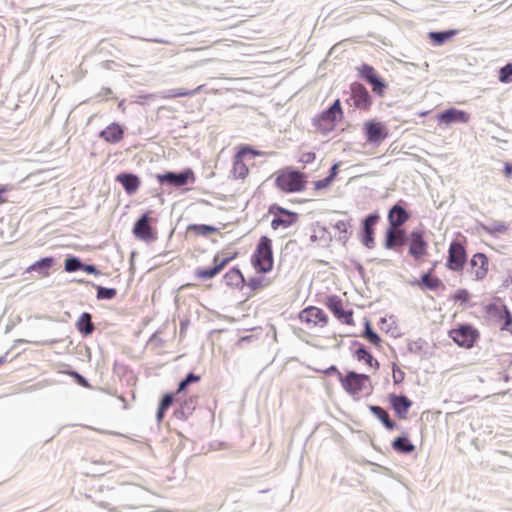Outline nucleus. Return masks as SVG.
<instances>
[{
    "label": "nucleus",
    "mask_w": 512,
    "mask_h": 512,
    "mask_svg": "<svg viewBox=\"0 0 512 512\" xmlns=\"http://www.w3.org/2000/svg\"><path fill=\"white\" fill-rule=\"evenodd\" d=\"M340 384L344 391L356 400L370 395L373 389L370 376L354 371L341 377Z\"/></svg>",
    "instance_id": "obj_1"
},
{
    "label": "nucleus",
    "mask_w": 512,
    "mask_h": 512,
    "mask_svg": "<svg viewBox=\"0 0 512 512\" xmlns=\"http://www.w3.org/2000/svg\"><path fill=\"white\" fill-rule=\"evenodd\" d=\"M275 184L286 193L301 192L305 189L306 176L299 170L287 167L278 172Z\"/></svg>",
    "instance_id": "obj_2"
},
{
    "label": "nucleus",
    "mask_w": 512,
    "mask_h": 512,
    "mask_svg": "<svg viewBox=\"0 0 512 512\" xmlns=\"http://www.w3.org/2000/svg\"><path fill=\"white\" fill-rule=\"evenodd\" d=\"M254 268L261 273H267L273 268L272 241L267 236H262L251 257Z\"/></svg>",
    "instance_id": "obj_3"
},
{
    "label": "nucleus",
    "mask_w": 512,
    "mask_h": 512,
    "mask_svg": "<svg viewBox=\"0 0 512 512\" xmlns=\"http://www.w3.org/2000/svg\"><path fill=\"white\" fill-rule=\"evenodd\" d=\"M343 116L341 102L336 99L328 108L313 119L316 129L323 135H328L335 128L336 121Z\"/></svg>",
    "instance_id": "obj_4"
},
{
    "label": "nucleus",
    "mask_w": 512,
    "mask_h": 512,
    "mask_svg": "<svg viewBox=\"0 0 512 512\" xmlns=\"http://www.w3.org/2000/svg\"><path fill=\"white\" fill-rule=\"evenodd\" d=\"M448 335L457 346L464 349L474 347L480 337L478 329L466 323L458 324L448 332Z\"/></svg>",
    "instance_id": "obj_5"
},
{
    "label": "nucleus",
    "mask_w": 512,
    "mask_h": 512,
    "mask_svg": "<svg viewBox=\"0 0 512 512\" xmlns=\"http://www.w3.org/2000/svg\"><path fill=\"white\" fill-rule=\"evenodd\" d=\"M161 186L180 188L188 184H193L196 180L194 171L191 168H185L181 171H166L155 175Z\"/></svg>",
    "instance_id": "obj_6"
},
{
    "label": "nucleus",
    "mask_w": 512,
    "mask_h": 512,
    "mask_svg": "<svg viewBox=\"0 0 512 512\" xmlns=\"http://www.w3.org/2000/svg\"><path fill=\"white\" fill-rule=\"evenodd\" d=\"M298 318L308 330L323 329L328 325V315L319 307L308 306L300 311Z\"/></svg>",
    "instance_id": "obj_7"
},
{
    "label": "nucleus",
    "mask_w": 512,
    "mask_h": 512,
    "mask_svg": "<svg viewBox=\"0 0 512 512\" xmlns=\"http://www.w3.org/2000/svg\"><path fill=\"white\" fill-rule=\"evenodd\" d=\"M380 220L378 212H372L364 217L361 221L359 240L363 246L372 249L375 246V226Z\"/></svg>",
    "instance_id": "obj_8"
},
{
    "label": "nucleus",
    "mask_w": 512,
    "mask_h": 512,
    "mask_svg": "<svg viewBox=\"0 0 512 512\" xmlns=\"http://www.w3.org/2000/svg\"><path fill=\"white\" fill-rule=\"evenodd\" d=\"M269 213L274 215L271 221V227L276 230L279 227L288 228L294 224L298 219V214L287 210L277 204H273L269 207Z\"/></svg>",
    "instance_id": "obj_9"
},
{
    "label": "nucleus",
    "mask_w": 512,
    "mask_h": 512,
    "mask_svg": "<svg viewBox=\"0 0 512 512\" xmlns=\"http://www.w3.org/2000/svg\"><path fill=\"white\" fill-rule=\"evenodd\" d=\"M360 77L365 80L372 91L382 97L387 89V83L376 72V70L368 64H363L359 69Z\"/></svg>",
    "instance_id": "obj_10"
},
{
    "label": "nucleus",
    "mask_w": 512,
    "mask_h": 512,
    "mask_svg": "<svg viewBox=\"0 0 512 512\" xmlns=\"http://www.w3.org/2000/svg\"><path fill=\"white\" fill-rule=\"evenodd\" d=\"M325 305L342 323L347 325L354 324L353 311L351 309H345L341 298L335 295L328 296Z\"/></svg>",
    "instance_id": "obj_11"
},
{
    "label": "nucleus",
    "mask_w": 512,
    "mask_h": 512,
    "mask_svg": "<svg viewBox=\"0 0 512 512\" xmlns=\"http://www.w3.org/2000/svg\"><path fill=\"white\" fill-rule=\"evenodd\" d=\"M352 101L353 106L357 109L366 110L372 105V98L367 88L358 82L350 85V97L347 102Z\"/></svg>",
    "instance_id": "obj_12"
},
{
    "label": "nucleus",
    "mask_w": 512,
    "mask_h": 512,
    "mask_svg": "<svg viewBox=\"0 0 512 512\" xmlns=\"http://www.w3.org/2000/svg\"><path fill=\"white\" fill-rule=\"evenodd\" d=\"M363 131L366 141L370 144H380L388 136L386 126L376 120H368L364 123Z\"/></svg>",
    "instance_id": "obj_13"
},
{
    "label": "nucleus",
    "mask_w": 512,
    "mask_h": 512,
    "mask_svg": "<svg viewBox=\"0 0 512 512\" xmlns=\"http://www.w3.org/2000/svg\"><path fill=\"white\" fill-rule=\"evenodd\" d=\"M467 261V255L464 246L457 241L450 244L447 257V267L453 271L462 270Z\"/></svg>",
    "instance_id": "obj_14"
},
{
    "label": "nucleus",
    "mask_w": 512,
    "mask_h": 512,
    "mask_svg": "<svg viewBox=\"0 0 512 512\" xmlns=\"http://www.w3.org/2000/svg\"><path fill=\"white\" fill-rule=\"evenodd\" d=\"M408 242V235L401 227H388L385 232L384 247L389 250H397Z\"/></svg>",
    "instance_id": "obj_15"
},
{
    "label": "nucleus",
    "mask_w": 512,
    "mask_h": 512,
    "mask_svg": "<svg viewBox=\"0 0 512 512\" xmlns=\"http://www.w3.org/2000/svg\"><path fill=\"white\" fill-rule=\"evenodd\" d=\"M150 216L146 212L142 214L134 223L133 234L136 238L150 242L156 239L155 233L150 225Z\"/></svg>",
    "instance_id": "obj_16"
},
{
    "label": "nucleus",
    "mask_w": 512,
    "mask_h": 512,
    "mask_svg": "<svg viewBox=\"0 0 512 512\" xmlns=\"http://www.w3.org/2000/svg\"><path fill=\"white\" fill-rule=\"evenodd\" d=\"M436 118L441 124L452 125L455 123H467L470 115L464 110L451 107L438 113Z\"/></svg>",
    "instance_id": "obj_17"
},
{
    "label": "nucleus",
    "mask_w": 512,
    "mask_h": 512,
    "mask_svg": "<svg viewBox=\"0 0 512 512\" xmlns=\"http://www.w3.org/2000/svg\"><path fill=\"white\" fill-rule=\"evenodd\" d=\"M409 253L415 258H422L427 251V242L424 240L422 231L413 230L408 236Z\"/></svg>",
    "instance_id": "obj_18"
},
{
    "label": "nucleus",
    "mask_w": 512,
    "mask_h": 512,
    "mask_svg": "<svg viewBox=\"0 0 512 512\" xmlns=\"http://www.w3.org/2000/svg\"><path fill=\"white\" fill-rule=\"evenodd\" d=\"M64 269L66 272L69 273L84 272L86 274L94 275H98L100 273L95 265L86 264L79 257L76 256H68L65 259Z\"/></svg>",
    "instance_id": "obj_19"
},
{
    "label": "nucleus",
    "mask_w": 512,
    "mask_h": 512,
    "mask_svg": "<svg viewBox=\"0 0 512 512\" xmlns=\"http://www.w3.org/2000/svg\"><path fill=\"white\" fill-rule=\"evenodd\" d=\"M409 218V212L401 205V202H398L388 212L389 227H401Z\"/></svg>",
    "instance_id": "obj_20"
},
{
    "label": "nucleus",
    "mask_w": 512,
    "mask_h": 512,
    "mask_svg": "<svg viewBox=\"0 0 512 512\" xmlns=\"http://www.w3.org/2000/svg\"><path fill=\"white\" fill-rule=\"evenodd\" d=\"M389 403L400 419L407 418L412 402L406 396L391 394L389 396Z\"/></svg>",
    "instance_id": "obj_21"
},
{
    "label": "nucleus",
    "mask_w": 512,
    "mask_h": 512,
    "mask_svg": "<svg viewBox=\"0 0 512 512\" xmlns=\"http://www.w3.org/2000/svg\"><path fill=\"white\" fill-rule=\"evenodd\" d=\"M116 181L120 183L128 195H133L140 187V178L133 173L122 172L116 176Z\"/></svg>",
    "instance_id": "obj_22"
},
{
    "label": "nucleus",
    "mask_w": 512,
    "mask_h": 512,
    "mask_svg": "<svg viewBox=\"0 0 512 512\" xmlns=\"http://www.w3.org/2000/svg\"><path fill=\"white\" fill-rule=\"evenodd\" d=\"M490 311L493 313L500 330L512 332V315L506 306L493 307Z\"/></svg>",
    "instance_id": "obj_23"
},
{
    "label": "nucleus",
    "mask_w": 512,
    "mask_h": 512,
    "mask_svg": "<svg viewBox=\"0 0 512 512\" xmlns=\"http://www.w3.org/2000/svg\"><path fill=\"white\" fill-rule=\"evenodd\" d=\"M469 265L471 267L470 273L474 275L476 279H482L488 270V258L483 253H476L471 258Z\"/></svg>",
    "instance_id": "obj_24"
},
{
    "label": "nucleus",
    "mask_w": 512,
    "mask_h": 512,
    "mask_svg": "<svg viewBox=\"0 0 512 512\" xmlns=\"http://www.w3.org/2000/svg\"><path fill=\"white\" fill-rule=\"evenodd\" d=\"M252 148L248 146L242 147L239 152L235 156V160L233 163V169L232 173L234 178L236 179H244L248 175V167L246 164L241 160V157L246 155L247 153L252 152Z\"/></svg>",
    "instance_id": "obj_25"
},
{
    "label": "nucleus",
    "mask_w": 512,
    "mask_h": 512,
    "mask_svg": "<svg viewBox=\"0 0 512 512\" xmlns=\"http://www.w3.org/2000/svg\"><path fill=\"white\" fill-rule=\"evenodd\" d=\"M233 257H226L219 259V256L214 258V266L197 270V276L201 279H211L216 276L232 259Z\"/></svg>",
    "instance_id": "obj_26"
},
{
    "label": "nucleus",
    "mask_w": 512,
    "mask_h": 512,
    "mask_svg": "<svg viewBox=\"0 0 512 512\" xmlns=\"http://www.w3.org/2000/svg\"><path fill=\"white\" fill-rule=\"evenodd\" d=\"M124 130L120 124L114 122L100 132V137L106 142L115 144L122 140Z\"/></svg>",
    "instance_id": "obj_27"
},
{
    "label": "nucleus",
    "mask_w": 512,
    "mask_h": 512,
    "mask_svg": "<svg viewBox=\"0 0 512 512\" xmlns=\"http://www.w3.org/2000/svg\"><path fill=\"white\" fill-rule=\"evenodd\" d=\"M56 264V259L52 256L43 257L30 265L27 272H36L39 276L48 275L49 270Z\"/></svg>",
    "instance_id": "obj_28"
},
{
    "label": "nucleus",
    "mask_w": 512,
    "mask_h": 512,
    "mask_svg": "<svg viewBox=\"0 0 512 512\" xmlns=\"http://www.w3.org/2000/svg\"><path fill=\"white\" fill-rule=\"evenodd\" d=\"M351 222L352 219L339 220L333 225V227L339 232L337 240L342 244H346L352 235V231L350 230L352 227Z\"/></svg>",
    "instance_id": "obj_29"
},
{
    "label": "nucleus",
    "mask_w": 512,
    "mask_h": 512,
    "mask_svg": "<svg viewBox=\"0 0 512 512\" xmlns=\"http://www.w3.org/2000/svg\"><path fill=\"white\" fill-rule=\"evenodd\" d=\"M456 34V30H443L430 32L428 36L433 45L440 46L452 39Z\"/></svg>",
    "instance_id": "obj_30"
},
{
    "label": "nucleus",
    "mask_w": 512,
    "mask_h": 512,
    "mask_svg": "<svg viewBox=\"0 0 512 512\" xmlns=\"http://www.w3.org/2000/svg\"><path fill=\"white\" fill-rule=\"evenodd\" d=\"M355 358L358 361H363L369 368L374 371L378 370L380 367L379 362L372 356V354L367 351L365 348L360 347L354 353Z\"/></svg>",
    "instance_id": "obj_31"
},
{
    "label": "nucleus",
    "mask_w": 512,
    "mask_h": 512,
    "mask_svg": "<svg viewBox=\"0 0 512 512\" xmlns=\"http://www.w3.org/2000/svg\"><path fill=\"white\" fill-rule=\"evenodd\" d=\"M204 85H200L193 90H187L183 88L169 89L162 92V98H176L185 96H194L202 91Z\"/></svg>",
    "instance_id": "obj_32"
},
{
    "label": "nucleus",
    "mask_w": 512,
    "mask_h": 512,
    "mask_svg": "<svg viewBox=\"0 0 512 512\" xmlns=\"http://www.w3.org/2000/svg\"><path fill=\"white\" fill-rule=\"evenodd\" d=\"M91 318L92 317L89 313L84 312L76 322V328L83 336H88L94 331V325Z\"/></svg>",
    "instance_id": "obj_33"
},
{
    "label": "nucleus",
    "mask_w": 512,
    "mask_h": 512,
    "mask_svg": "<svg viewBox=\"0 0 512 512\" xmlns=\"http://www.w3.org/2000/svg\"><path fill=\"white\" fill-rule=\"evenodd\" d=\"M370 411L377 417L388 430L395 428V422L390 419L388 412L380 406L371 405Z\"/></svg>",
    "instance_id": "obj_34"
},
{
    "label": "nucleus",
    "mask_w": 512,
    "mask_h": 512,
    "mask_svg": "<svg viewBox=\"0 0 512 512\" xmlns=\"http://www.w3.org/2000/svg\"><path fill=\"white\" fill-rule=\"evenodd\" d=\"M311 241L318 242L321 246H328L332 241V235L325 227H318L311 235Z\"/></svg>",
    "instance_id": "obj_35"
},
{
    "label": "nucleus",
    "mask_w": 512,
    "mask_h": 512,
    "mask_svg": "<svg viewBox=\"0 0 512 512\" xmlns=\"http://www.w3.org/2000/svg\"><path fill=\"white\" fill-rule=\"evenodd\" d=\"M392 448L400 453H411L415 450V446L407 437H398L392 442Z\"/></svg>",
    "instance_id": "obj_36"
},
{
    "label": "nucleus",
    "mask_w": 512,
    "mask_h": 512,
    "mask_svg": "<svg viewBox=\"0 0 512 512\" xmlns=\"http://www.w3.org/2000/svg\"><path fill=\"white\" fill-rule=\"evenodd\" d=\"M187 231L200 236H208L209 234L217 232L218 228L207 224H190L187 227Z\"/></svg>",
    "instance_id": "obj_37"
},
{
    "label": "nucleus",
    "mask_w": 512,
    "mask_h": 512,
    "mask_svg": "<svg viewBox=\"0 0 512 512\" xmlns=\"http://www.w3.org/2000/svg\"><path fill=\"white\" fill-rule=\"evenodd\" d=\"M413 284H417L420 288H437L439 284L438 279H432L430 273H423L419 279H416Z\"/></svg>",
    "instance_id": "obj_38"
},
{
    "label": "nucleus",
    "mask_w": 512,
    "mask_h": 512,
    "mask_svg": "<svg viewBox=\"0 0 512 512\" xmlns=\"http://www.w3.org/2000/svg\"><path fill=\"white\" fill-rule=\"evenodd\" d=\"M174 399V395L171 393H167L163 396L157 411V420L161 422L164 418L165 412L172 405Z\"/></svg>",
    "instance_id": "obj_39"
},
{
    "label": "nucleus",
    "mask_w": 512,
    "mask_h": 512,
    "mask_svg": "<svg viewBox=\"0 0 512 512\" xmlns=\"http://www.w3.org/2000/svg\"><path fill=\"white\" fill-rule=\"evenodd\" d=\"M482 229L492 235L501 234L507 231V225L502 221H493L490 225L481 224Z\"/></svg>",
    "instance_id": "obj_40"
},
{
    "label": "nucleus",
    "mask_w": 512,
    "mask_h": 512,
    "mask_svg": "<svg viewBox=\"0 0 512 512\" xmlns=\"http://www.w3.org/2000/svg\"><path fill=\"white\" fill-rule=\"evenodd\" d=\"M363 337L365 339H367L375 347H377V348L381 347V343H382L381 338L379 337V335L377 333H375L373 331V329L371 328L370 323H368V322L365 325V330L363 332Z\"/></svg>",
    "instance_id": "obj_41"
},
{
    "label": "nucleus",
    "mask_w": 512,
    "mask_h": 512,
    "mask_svg": "<svg viewBox=\"0 0 512 512\" xmlns=\"http://www.w3.org/2000/svg\"><path fill=\"white\" fill-rule=\"evenodd\" d=\"M499 81L505 84L512 82V64L508 63L499 70Z\"/></svg>",
    "instance_id": "obj_42"
},
{
    "label": "nucleus",
    "mask_w": 512,
    "mask_h": 512,
    "mask_svg": "<svg viewBox=\"0 0 512 512\" xmlns=\"http://www.w3.org/2000/svg\"><path fill=\"white\" fill-rule=\"evenodd\" d=\"M200 380V376L199 375H195L193 373H190L187 375L186 379H184L183 381L180 382L179 384V387L176 391V395H180L184 389L187 387L188 384L192 383V382H198Z\"/></svg>",
    "instance_id": "obj_43"
},
{
    "label": "nucleus",
    "mask_w": 512,
    "mask_h": 512,
    "mask_svg": "<svg viewBox=\"0 0 512 512\" xmlns=\"http://www.w3.org/2000/svg\"><path fill=\"white\" fill-rule=\"evenodd\" d=\"M392 378H393L394 384L402 383L405 378L404 371L396 364H393V367H392Z\"/></svg>",
    "instance_id": "obj_44"
},
{
    "label": "nucleus",
    "mask_w": 512,
    "mask_h": 512,
    "mask_svg": "<svg viewBox=\"0 0 512 512\" xmlns=\"http://www.w3.org/2000/svg\"><path fill=\"white\" fill-rule=\"evenodd\" d=\"M225 278L227 280V284H230V281L233 280H242L243 276L238 269H231L226 275Z\"/></svg>",
    "instance_id": "obj_45"
},
{
    "label": "nucleus",
    "mask_w": 512,
    "mask_h": 512,
    "mask_svg": "<svg viewBox=\"0 0 512 512\" xmlns=\"http://www.w3.org/2000/svg\"><path fill=\"white\" fill-rule=\"evenodd\" d=\"M116 295V290H98L97 298L102 299H112Z\"/></svg>",
    "instance_id": "obj_46"
},
{
    "label": "nucleus",
    "mask_w": 512,
    "mask_h": 512,
    "mask_svg": "<svg viewBox=\"0 0 512 512\" xmlns=\"http://www.w3.org/2000/svg\"><path fill=\"white\" fill-rule=\"evenodd\" d=\"M332 183L331 178H323L321 180H317L314 182V187L316 190H321L327 188Z\"/></svg>",
    "instance_id": "obj_47"
},
{
    "label": "nucleus",
    "mask_w": 512,
    "mask_h": 512,
    "mask_svg": "<svg viewBox=\"0 0 512 512\" xmlns=\"http://www.w3.org/2000/svg\"><path fill=\"white\" fill-rule=\"evenodd\" d=\"M315 158L316 155L314 152H307L301 156L300 161L303 163H311L315 160Z\"/></svg>",
    "instance_id": "obj_48"
},
{
    "label": "nucleus",
    "mask_w": 512,
    "mask_h": 512,
    "mask_svg": "<svg viewBox=\"0 0 512 512\" xmlns=\"http://www.w3.org/2000/svg\"><path fill=\"white\" fill-rule=\"evenodd\" d=\"M324 374L326 375H331V374H336L337 377H338V380L340 381L341 377H343L344 375L338 370V368L336 366H330L329 368H327L326 370H324Z\"/></svg>",
    "instance_id": "obj_49"
},
{
    "label": "nucleus",
    "mask_w": 512,
    "mask_h": 512,
    "mask_svg": "<svg viewBox=\"0 0 512 512\" xmlns=\"http://www.w3.org/2000/svg\"><path fill=\"white\" fill-rule=\"evenodd\" d=\"M338 169H339V164L338 163L333 164L329 170L328 176H326V177L331 178V181L333 182V180L335 179V177L338 174Z\"/></svg>",
    "instance_id": "obj_50"
},
{
    "label": "nucleus",
    "mask_w": 512,
    "mask_h": 512,
    "mask_svg": "<svg viewBox=\"0 0 512 512\" xmlns=\"http://www.w3.org/2000/svg\"><path fill=\"white\" fill-rule=\"evenodd\" d=\"M454 298L455 300H459L463 303L468 300L469 295L466 290H461L459 293L455 294Z\"/></svg>",
    "instance_id": "obj_51"
},
{
    "label": "nucleus",
    "mask_w": 512,
    "mask_h": 512,
    "mask_svg": "<svg viewBox=\"0 0 512 512\" xmlns=\"http://www.w3.org/2000/svg\"><path fill=\"white\" fill-rule=\"evenodd\" d=\"M260 280L256 278H252L249 283V288H259Z\"/></svg>",
    "instance_id": "obj_52"
},
{
    "label": "nucleus",
    "mask_w": 512,
    "mask_h": 512,
    "mask_svg": "<svg viewBox=\"0 0 512 512\" xmlns=\"http://www.w3.org/2000/svg\"><path fill=\"white\" fill-rule=\"evenodd\" d=\"M510 284H512V276L505 279L502 286L505 288V287H508Z\"/></svg>",
    "instance_id": "obj_53"
},
{
    "label": "nucleus",
    "mask_w": 512,
    "mask_h": 512,
    "mask_svg": "<svg viewBox=\"0 0 512 512\" xmlns=\"http://www.w3.org/2000/svg\"><path fill=\"white\" fill-rule=\"evenodd\" d=\"M112 93L111 89L110 88H104L103 89V92H102V95L104 96H108Z\"/></svg>",
    "instance_id": "obj_54"
},
{
    "label": "nucleus",
    "mask_w": 512,
    "mask_h": 512,
    "mask_svg": "<svg viewBox=\"0 0 512 512\" xmlns=\"http://www.w3.org/2000/svg\"><path fill=\"white\" fill-rule=\"evenodd\" d=\"M76 281H77L78 283L85 284V285H90V284H91L89 281H86V280H85V279H83V278L77 279Z\"/></svg>",
    "instance_id": "obj_55"
},
{
    "label": "nucleus",
    "mask_w": 512,
    "mask_h": 512,
    "mask_svg": "<svg viewBox=\"0 0 512 512\" xmlns=\"http://www.w3.org/2000/svg\"><path fill=\"white\" fill-rule=\"evenodd\" d=\"M505 171L506 173L509 175L512 173V166L507 164L506 167H505Z\"/></svg>",
    "instance_id": "obj_56"
},
{
    "label": "nucleus",
    "mask_w": 512,
    "mask_h": 512,
    "mask_svg": "<svg viewBox=\"0 0 512 512\" xmlns=\"http://www.w3.org/2000/svg\"><path fill=\"white\" fill-rule=\"evenodd\" d=\"M152 41H153V42H155V43H161V44H166V43H168L167 41L162 40V39H154V40H152Z\"/></svg>",
    "instance_id": "obj_57"
},
{
    "label": "nucleus",
    "mask_w": 512,
    "mask_h": 512,
    "mask_svg": "<svg viewBox=\"0 0 512 512\" xmlns=\"http://www.w3.org/2000/svg\"><path fill=\"white\" fill-rule=\"evenodd\" d=\"M7 362L6 356H0V365Z\"/></svg>",
    "instance_id": "obj_58"
},
{
    "label": "nucleus",
    "mask_w": 512,
    "mask_h": 512,
    "mask_svg": "<svg viewBox=\"0 0 512 512\" xmlns=\"http://www.w3.org/2000/svg\"><path fill=\"white\" fill-rule=\"evenodd\" d=\"M93 286V288H97V289H100V288H105L104 286L102 285H95V284H91Z\"/></svg>",
    "instance_id": "obj_59"
},
{
    "label": "nucleus",
    "mask_w": 512,
    "mask_h": 512,
    "mask_svg": "<svg viewBox=\"0 0 512 512\" xmlns=\"http://www.w3.org/2000/svg\"><path fill=\"white\" fill-rule=\"evenodd\" d=\"M188 287H189V284H184V285H181L179 288L184 289V288H188Z\"/></svg>",
    "instance_id": "obj_60"
},
{
    "label": "nucleus",
    "mask_w": 512,
    "mask_h": 512,
    "mask_svg": "<svg viewBox=\"0 0 512 512\" xmlns=\"http://www.w3.org/2000/svg\"><path fill=\"white\" fill-rule=\"evenodd\" d=\"M17 342H19V343H27L28 341L23 340V339H19V340H17Z\"/></svg>",
    "instance_id": "obj_61"
},
{
    "label": "nucleus",
    "mask_w": 512,
    "mask_h": 512,
    "mask_svg": "<svg viewBox=\"0 0 512 512\" xmlns=\"http://www.w3.org/2000/svg\"><path fill=\"white\" fill-rule=\"evenodd\" d=\"M3 198H2V191H0V204L3 202Z\"/></svg>",
    "instance_id": "obj_62"
},
{
    "label": "nucleus",
    "mask_w": 512,
    "mask_h": 512,
    "mask_svg": "<svg viewBox=\"0 0 512 512\" xmlns=\"http://www.w3.org/2000/svg\"><path fill=\"white\" fill-rule=\"evenodd\" d=\"M79 379H80V382L85 383V380L81 376H79Z\"/></svg>",
    "instance_id": "obj_63"
}]
</instances>
